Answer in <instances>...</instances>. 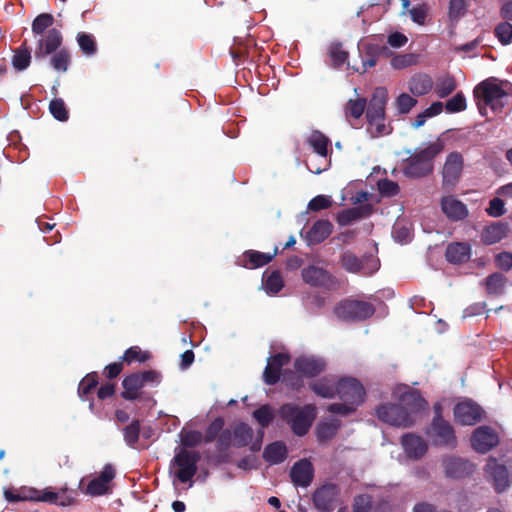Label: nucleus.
<instances>
[{"label":"nucleus","mask_w":512,"mask_h":512,"mask_svg":"<svg viewBox=\"0 0 512 512\" xmlns=\"http://www.w3.org/2000/svg\"><path fill=\"white\" fill-rule=\"evenodd\" d=\"M416 104V98L407 93H401L395 101L396 108L400 114H408Z\"/></svg>","instance_id":"nucleus-51"},{"label":"nucleus","mask_w":512,"mask_h":512,"mask_svg":"<svg viewBox=\"0 0 512 512\" xmlns=\"http://www.w3.org/2000/svg\"><path fill=\"white\" fill-rule=\"evenodd\" d=\"M72 56L67 48H59L51 54L49 64L57 72L64 73L68 70Z\"/></svg>","instance_id":"nucleus-37"},{"label":"nucleus","mask_w":512,"mask_h":512,"mask_svg":"<svg viewBox=\"0 0 512 512\" xmlns=\"http://www.w3.org/2000/svg\"><path fill=\"white\" fill-rule=\"evenodd\" d=\"M399 405L413 418L416 413L426 409L428 403L418 391L410 390L400 395Z\"/></svg>","instance_id":"nucleus-25"},{"label":"nucleus","mask_w":512,"mask_h":512,"mask_svg":"<svg viewBox=\"0 0 512 512\" xmlns=\"http://www.w3.org/2000/svg\"><path fill=\"white\" fill-rule=\"evenodd\" d=\"M201 456L197 451L180 449L174 456V464L178 467L176 477L181 483L190 481L197 473V464Z\"/></svg>","instance_id":"nucleus-7"},{"label":"nucleus","mask_w":512,"mask_h":512,"mask_svg":"<svg viewBox=\"0 0 512 512\" xmlns=\"http://www.w3.org/2000/svg\"><path fill=\"white\" fill-rule=\"evenodd\" d=\"M445 475L453 479H461L470 476L475 469L473 463L469 460L456 457L447 456L442 460Z\"/></svg>","instance_id":"nucleus-18"},{"label":"nucleus","mask_w":512,"mask_h":512,"mask_svg":"<svg viewBox=\"0 0 512 512\" xmlns=\"http://www.w3.org/2000/svg\"><path fill=\"white\" fill-rule=\"evenodd\" d=\"M333 225L329 220H317L307 232V241L309 244H320L326 240L332 233Z\"/></svg>","instance_id":"nucleus-30"},{"label":"nucleus","mask_w":512,"mask_h":512,"mask_svg":"<svg viewBox=\"0 0 512 512\" xmlns=\"http://www.w3.org/2000/svg\"><path fill=\"white\" fill-rule=\"evenodd\" d=\"M332 205V200L326 195H317L312 198L308 203V209L310 211H320L328 209Z\"/></svg>","instance_id":"nucleus-62"},{"label":"nucleus","mask_w":512,"mask_h":512,"mask_svg":"<svg viewBox=\"0 0 512 512\" xmlns=\"http://www.w3.org/2000/svg\"><path fill=\"white\" fill-rule=\"evenodd\" d=\"M463 170V157L459 152H451L445 161L442 178L443 186L453 188L461 176Z\"/></svg>","instance_id":"nucleus-19"},{"label":"nucleus","mask_w":512,"mask_h":512,"mask_svg":"<svg viewBox=\"0 0 512 512\" xmlns=\"http://www.w3.org/2000/svg\"><path fill=\"white\" fill-rule=\"evenodd\" d=\"M98 383L99 381L97 372L88 373L80 381L78 385V395L82 401H86L89 399V395L97 387Z\"/></svg>","instance_id":"nucleus-42"},{"label":"nucleus","mask_w":512,"mask_h":512,"mask_svg":"<svg viewBox=\"0 0 512 512\" xmlns=\"http://www.w3.org/2000/svg\"><path fill=\"white\" fill-rule=\"evenodd\" d=\"M301 274L304 282L310 286L322 287L326 290H337L340 288V281L322 267L309 265L302 269Z\"/></svg>","instance_id":"nucleus-9"},{"label":"nucleus","mask_w":512,"mask_h":512,"mask_svg":"<svg viewBox=\"0 0 512 512\" xmlns=\"http://www.w3.org/2000/svg\"><path fill=\"white\" fill-rule=\"evenodd\" d=\"M372 508L371 496L367 494L357 495L354 498L352 509L353 512H370Z\"/></svg>","instance_id":"nucleus-59"},{"label":"nucleus","mask_w":512,"mask_h":512,"mask_svg":"<svg viewBox=\"0 0 512 512\" xmlns=\"http://www.w3.org/2000/svg\"><path fill=\"white\" fill-rule=\"evenodd\" d=\"M340 490L336 484L327 483L313 493V504L321 512H330L336 507Z\"/></svg>","instance_id":"nucleus-14"},{"label":"nucleus","mask_w":512,"mask_h":512,"mask_svg":"<svg viewBox=\"0 0 512 512\" xmlns=\"http://www.w3.org/2000/svg\"><path fill=\"white\" fill-rule=\"evenodd\" d=\"M294 368L301 376L313 378L325 370L326 363L319 357L302 356L295 359Z\"/></svg>","instance_id":"nucleus-22"},{"label":"nucleus","mask_w":512,"mask_h":512,"mask_svg":"<svg viewBox=\"0 0 512 512\" xmlns=\"http://www.w3.org/2000/svg\"><path fill=\"white\" fill-rule=\"evenodd\" d=\"M150 358L151 354L148 351H142L139 346H131L124 352L122 361L127 364L134 362L145 363Z\"/></svg>","instance_id":"nucleus-45"},{"label":"nucleus","mask_w":512,"mask_h":512,"mask_svg":"<svg viewBox=\"0 0 512 512\" xmlns=\"http://www.w3.org/2000/svg\"><path fill=\"white\" fill-rule=\"evenodd\" d=\"M76 41L81 52L85 56L91 57L97 53V43L95 37L92 34L87 32H78L76 36Z\"/></svg>","instance_id":"nucleus-40"},{"label":"nucleus","mask_w":512,"mask_h":512,"mask_svg":"<svg viewBox=\"0 0 512 512\" xmlns=\"http://www.w3.org/2000/svg\"><path fill=\"white\" fill-rule=\"evenodd\" d=\"M340 263L344 270L354 274L361 273L368 276L378 270V264L372 257L359 258L349 250L341 254Z\"/></svg>","instance_id":"nucleus-12"},{"label":"nucleus","mask_w":512,"mask_h":512,"mask_svg":"<svg viewBox=\"0 0 512 512\" xmlns=\"http://www.w3.org/2000/svg\"><path fill=\"white\" fill-rule=\"evenodd\" d=\"M330 57L334 67L342 66L347 58L348 52L345 51L341 43L332 44L330 47Z\"/></svg>","instance_id":"nucleus-55"},{"label":"nucleus","mask_w":512,"mask_h":512,"mask_svg":"<svg viewBox=\"0 0 512 512\" xmlns=\"http://www.w3.org/2000/svg\"><path fill=\"white\" fill-rule=\"evenodd\" d=\"M309 387L317 396L325 399L334 398L337 391V383L327 376L311 382Z\"/></svg>","instance_id":"nucleus-33"},{"label":"nucleus","mask_w":512,"mask_h":512,"mask_svg":"<svg viewBox=\"0 0 512 512\" xmlns=\"http://www.w3.org/2000/svg\"><path fill=\"white\" fill-rule=\"evenodd\" d=\"M279 417L285 421L297 436H304L308 433L316 418V407L306 404L302 407L294 403H285L278 410Z\"/></svg>","instance_id":"nucleus-3"},{"label":"nucleus","mask_w":512,"mask_h":512,"mask_svg":"<svg viewBox=\"0 0 512 512\" xmlns=\"http://www.w3.org/2000/svg\"><path fill=\"white\" fill-rule=\"evenodd\" d=\"M308 144L320 156L326 157L330 140L322 132L315 130L307 139Z\"/></svg>","instance_id":"nucleus-39"},{"label":"nucleus","mask_w":512,"mask_h":512,"mask_svg":"<svg viewBox=\"0 0 512 512\" xmlns=\"http://www.w3.org/2000/svg\"><path fill=\"white\" fill-rule=\"evenodd\" d=\"M389 49L386 46H380L377 44H367L364 49V56L362 59L361 73H365L369 68L374 67L377 64L378 58L381 55H388ZM360 72L359 69H357Z\"/></svg>","instance_id":"nucleus-32"},{"label":"nucleus","mask_w":512,"mask_h":512,"mask_svg":"<svg viewBox=\"0 0 512 512\" xmlns=\"http://www.w3.org/2000/svg\"><path fill=\"white\" fill-rule=\"evenodd\" d=\"M509 232V226L503 222H495L487 225L481 232V241L485 245H492L504 239Z\"/></svg>","instance_id":"nucleus-27"},{"label":"nucleus","mask_w":512,"mask_h":512,"mask_svg":"<svg viewBox=\"0 0 512 512\" xmlns=\"http://www.w3.org/2000/svg\"><path fill=\"white\" fill-rule=\"evenodd\" d=\"M224 425L225 421L222 417L215 418L206 428L205 434L203 435V442L208 444L215 441L223 431Z\"/></svg>","instance_id":"nucleus-46"},{"label":"nucleus","mask_w":512,"mask_h":512,"mask_svg":"<svg viewBox=\"0 0 512 512\" xmlns=\"http://www.w3.org/2000/svg\"><path fill=\"white\" fill-rule=\"evenodd\" d=\"M140 421L135 419L123 429V436L126 444L134 447L139 440Z\"/></svg>","instance_id":"nucleus-49"},{"label":"nucleus","mask_w":512,"mask_h":512,"mask_svg":"<svg viewBox=\"0 0 512 512\" xmlns=\"http://www.w3.org/2000/svg\"><path fill=\"white\" fill-rule=\"evenodd\" d=\"M372 213V206L365 204L342 210L337 215V223L340 226H348L354 221L367 217Z\"/></svg>","instance_id":"nucleus-28"},{"label":"nucleus","mask_w":512,"mask_h":512,"mask_svg":"<svg viewBox=\"0 0 512 512\" xmlns=\"http://www.w3.org/2000/svg\"><path fill=\"white\" fill-rule=\"evenodd\" d=\"M263 458L271 465L282 463L287 458V448L281 441L268 444L263 452Z\"/></svg>","instance_id":"nucleus-35"},{"label":"nucleus","mask_w":512,"mask_h":512,"mask_svg":"<svg viewBox=\"0 0 512 512\" xmlns=\"http://www.w3.org/2000/svg\"><path fill=\"white\" fill-rule=\"evenodd\" d=\"M440 204L442 212L450 221H461L468 217L467 206L452 195L442 197Z\"/></svg>","instance_id":"nucleus-24"},{"label":"nucleus","mask_w":512,"mask_h":512,"mask_svg":"<svg viewBox=\"0 0 512 512\" xmlns=\"http://www.w3.org/2000/svg\"><path fill=\"white\" fill-rule=\"evenodd\" d=\"M495 264L498 268L503 271H509L512 269V253L501 252L495 256Z\"/></svg>","instance_id":"nucleus-64"},{"label":"nucleus","mask_w":512,"mask_h":512,"mask_svg":"<svg viewBox=\"0 0 512 512\" xmlns=\"http://www.w3.org/2000/svg\"><path fill=\"white\" fill-rule=\"evenodd\" d=\"M445 256L449 263H465L470 259V246L467 243H451L446 248Z\"/></svg>","instance_id":"nucleus-31"},{"label":"nucleus","mask_w":512,"mask_h":512,"mask_svg":"<svg viewBox=\"0 0 512 512\" xmlns=\"http://www.w3.org/2000/svg\"><path fill=\"white\" fill-rule=\"evenodd\" d=\"M445 109L449 113H457L466 109V99L462 92H458L445 104Z\"/></svg>","instance_id":"nucleus-56"},{"label":"nucleus","mask_w":512,"mask_h":512,"mask_svg":"<svg viewBox=\"0 0 512 512\" xmlns=\"http://www.w3.org/2000/svg\"><path fill=\"white\" fill-rule=\"evenodd\" d=\"M434 416L426 434L433 445L454 449L457 446L455 430L449 421L443 418V408L440 403L433 406Z\"/></svg>","instance_id":"nucleus-4"},{"label":"nucleus","mask_w":512,"mask_h":512,"mask_svg":"<svg viewBox=\"0 0 512 512\" xmlns=\"http://www.w3.org/2000/svg\"><path fill=\"white\" fill-rule=\"evenodd\" d=\"M116 476L113 465L106 464L100 474L87 485L85 493L91 496L105 495L110 491V483Z\"/></svg>","instance_id":"nucleus-20"},{"label":"nucleus","mask_w":512,"mask_h":512,"mask_svg":"<svg viewBox=\"0 0 512 512\" xmlns=\"http://www.w3.org/2000/svg\"><path fill=\"white\" fill-rule=\"evenodd\" d=\"M162 379L160 372L156 370H146L142 372L131 373L122 380L121 397L126 401L148 402L152 397L143 391L147 385L157 386Z\"/></svg>","instance_id":"nucleus-2"},{"label":"nucleus","mask_w":512,"mask_h":512,"mask_svg":"<svg viewBox=\"0 0 512 512\" xmlns=\"http://www.w3.org/2000/svg\"><path fill=\"white\" fill-rule=\"evenodd\" d=\"M50 113L53 115L55 119L58 121H67L69 118V112L66 108V105L61 98L53 99L49 104Z\"/></svg>","instance_id":"nucleus-50"},{"label":"nucleus","mask_w":512,"mask_h":512,"mask_svg":"<svg viewBox=\"0 0 512 512\" xmlns=\"http://www.w3.org/2000/svg\"><path fill=\"white\" fill-rule=\"evenodd\" d=\"M499 443L497 432L490 426L476 428L471 436V445L479 453H487Z\"/></svg>","instance_id":"nucleus-16"},{"label":"nucleus","mask_w":512,"mask_h":512,"mask_svg":"<svg viewBox=\"0 0 512 512\" xmlns=\"http://www.w3.org/2000/svg\"><path fill=\"white\" fill-rule=\"evenodd\" d=\"M455 89L456 81L450 76L438 79L435 85V93L440 98L449 96Z\"/></svg>","instance_id":"nucleus-48"},{"label":"nucleus","mask_w":512,"mask_h":512,"mask_svg":"<svg viewBox=\"0 0 512 512\" xmlns=\"http://www.w3.org/2000/svg\"><path fill=\"white\" fill-rule=\"evenodd\" d=\"M232 431L230 429H223L219 434L216 441V449L219 453H225L232 445Z\"/></svg>","instance_id":"nucleus-58"},{"label":"nucleus","mask_w":512,"mask_h":512,"mask_svg":"<svg viewBox=\"0 0 512 512\" xmlns=\"http://www.w3.org/2000/svg\"><path fill=\"white\" fill-rule=\"evenodd\" d=\"M334 313L340 320L359 322L372 317L375 313V307L367 301L347 298L335 306Z\"/></svg>","instance_id":"nucleus-5"},{"label":"nucleus","mask_w":512,"mask_h":512,"mask_svg":"<svg viewBox=\"0 0 512 512\" xmlns=\"http://www.w3.org/2000/svg\"><path fill=\"white\" fill-rule=\"evenodd\" d=\"M444 143L438 139L429 143L423 149H416L401 161V171L404 176L419 179L433 172L434 159L443 151Z\"/></svg>","instance_id":"nucleus-1"},{"label":"nucleus","mask_w":512,"mask_h":512,"mask_svg":"<svg viewBox=\"0 0 512 512\" xmlns=\"http://www.w3.org/2000/svg\"><path fill=\"white\" fill-rule=\"evenodd\" d=\"M54 17L49 13H41L32 22V32L35 37L47 33L52 28Z\"/></svg>","instance_id":"nucleus-44"},{"label":"nucleus","mask_w":512,"mask_h":512,"mask_svg":"<svg viewBox=\"0 0 512 512\" xmlns=\"http://www.w3.org/2000/svg\"><path fill=\"white\" fill-rule=\"evenodd\" d=\"M495 35L503 45L512 41V24L508 22L499 23L495 28Z\"/></svg>","instance_id":"nucleus-57"},{"label":"nucleus","mask_w":512,"mask_h":512,"mask_svg":"<svg viewBox=\"0 0 512 512\" xmlns=\"http://www.w3.org/2000/svg\"><path fill=\"white\" fill-rule=\"evenodd\" d=\"M504 89L490 79L482 81L474 89V97L481 99L486 106L494 112H499L504 107L503 99L507 98Z\"/></svg>","instance_id":"nucleus-6"},{"label":"nucleus","mask_w":512,"mask_h":512,"mask_svg":"<svg viewBox=\"0 0 512 512\" xmlns=\"http://www.w3.org/2000/svg\"><path fill=\"white\" fill-rule=\"evenodd\" d=\"M253 434V430L248 424L243 422L237 424L232 432L234 436L233 445L237 448L247 446L252 441Z\"/></svg>","instance_id":"nucleus-38"},{"label":"nucleus","mask_w":512,"mask_h":512,"mask_svg":"<svg viewBox=\"0 0 512 512\" xmlns=\"http://www.w3.org/2000/svg\"><path fill=\"white\" fill-rule=\"evenodd\" d=\"M31 51L28 46L27 40L13 50L12 65L16 71H24L31 64Z\"/></svg>","instance_id":"nucleus-36"},{"label":"nucleus","mask_w":512,"mask_h":512,"mask_svg":"<svg viewBox=\"0 0 512 512\" xmlns=\"http://www.w3.org/2000/svg\"><path fill=\"white\" fill-rule=\"evenodd\" d=\"M283 286L284 282L279 271H273L265 282V289L269 294H277Z\"/></svg>","instance_id":"nucleus-53"},{"label":"nucleus","mask_w":512,"mask_h":512,"mask_svg":"<svg viewBox=\"0 0 512 512\" xmlns=\"http://www.w3.org/2000/svg\"><path fill=\"white\" fill-rule=\"evenodd\" d=\"M36 38V47L34 57L36 60H43L52 53L61 48L63 35L60 30L50 28L47 33L39 35Z\"/></svg>","instance_id":"nucleus-11"},{"label":"nucleus","mask_w":512,"mask_h":512,"mask_svg":"<svg viewBox=\"0 0 512 512\" xmlns=\"http://www.w3.org/2000/svg\"><path fill=\"white\" fill-rule=\"evenodd\" d=\"M290 356L285 353H277L270 356L263 372V380L267 385H275L279 380L283 366L288 364Z\"/></svg>","instance_id":"nucleus-21"},{"label":"nucleus","mask_w":512,"mask_h":512,"mask_svg":"<svg viewBox=\"0 0 512 512\" xmlns=\"http://www.w3.org/2000/svg\"><path fill=\"white\" fill-rule=\"evenodd\" d=\"M253 417L256 419L259 425H261V427L266 428L273 421L274 414L270 406L263 405L260 408L253 411Z\"/></svg>","instance_id":"nucleus-52"},{"label":"nucleus","mask_w":512,"mask_h":512,"mask_svg":"<svg viewBox=\"0 0 512 512\" xmlns=\"http://www.w3.org/2000/svg\"><path fill=\"white\" fill-rule=\"evenodd\" d=\"M76 491L67 488H62L57 491V505L69 506L76 501Z\"/></svg>","instance_id":"nucleus-63"},{"label":"nucleus","mask_w":512,"mask_h":512,"mask_svg":"<svg viewBox=\"0 0 512 512\" xmlns=\"http://www.w3.org/2000/svg\"><path fill=\"white\" fill-rule=\"evenodd\" d=\"M377 418L391 426L408 428L414 424V418L398 404L385 403L376 408Z\"/></svg>","instance_id":"nucleus-8"},{"label":"nucleus","mask_w":512,"mask_h":512,"mask_svg":"<svg viewBox=\"0 0 512 512\" xmlns=\"http://www.w3.org/2000/svg\"><path fill=\"white\" fill-rule=\"evenodd\" d=\"M432 88V78L426 74H416L408 82V89L415 97L428 94Z\"/></svg>","instance_id":"nucleus-34"},{"label":"nucleus","mask_w":512,"mask_h":512,"mask_svg":"<svg viewBox=\"0 0 512 512\" xmlns=\"http://www.w3.org/2000/svg\"><path fill=\"white\" fill-rule=\"evenodd\" d=\"M387 100V89L384 87L375 88L372 97L366 106V119L368 123L385 120V108Z\"/></svg>","instance_id":"nucleus-17"},{"label":"nucleus","mask_w":512,"mask_h":512,"mask_svg":"<svg viewBox=\"0 0 512 512\" xmlns=\"http://www.w3.org/2000/svg\"><path fill=\"white\" fill-rule=\"evenodd\" d=\"M378 189L383 196H395L399 193V185L390 179H383L378 182Z\"/></svg>","instance_id":"nucleus-61"},{"label":"nucleus","mask_w":512,"mask_h":512,"mask_svg":"<svg viewBox=\"0 0 512 512\" xmlns=\"http://www.w3.org/2000/svg\"><path fill=\"white\" fill-rule=\"evenodd\" d=\"M183 448H193L203 442V434L196 430L182 429L180 433Z\"/></svg>","instance_id":"nucleus-47"},{"label":"nucleus","mask_w":512,"mask_h":512,"mask_svg":"<svg viewBox=\"0 0 512 512\" xmlns=\"http://www.w3.org/2000/svg\"><path fill=\"white\" fill-rule=\"evenodd\" d=\"M401 444L407 456L412 459L422 458L428 450L426 441L422 437L412 433L403 435Z\"/></svg>","instance_id":"nucleus-26"},{"label":"nucleus","mask_w":512,"mask_h":512,"mask_svg":"<svg viewBox=\"0 0 512 512\" xmlns=\"http://www.w3.org/2000/svg\"><path fill=\"white\" fill-rule=\"evenodd\" d=\"M487 478L492 482L496 492L501 493L508 488L512 479L505 465L500 464L496 458L490 457L485 466Z\"/></svg>","instance_id":"nucleus-15"},{"label":"nucleus","mask_w":512,"mask_h":512,"mask_svg":"<svg viewBox=\"0 0 512 512\" xmlns=\"http://www.w3.org/2000/svg\"><path fill=\"white\" fill-rule=\"evenodd\" d=\"M338 428L339 425L335 423H320L316 429L317 438L320 441L330 440L336 435Z\"/></svg>","instance_id":"nucleus-54"},{"label":"nucleus","mask_w":512,"mask_h":512,"mask_svg":"<svg viewBox=\"0 0 512 512\" xmlns=\"http://www.w3.org/2000/svg\"><path fill=\"white\" fill-rule=\"evenodd\" d=\"M336 395L343 402L359 406L364 402L366 392L358 379L343 377L337 382Z\"/></svg>","instance_id":"nucleus-10"},{"label":"nucleus","mask_w":512,"mask_h":512,"mask_svg":"<svg viewBox=\"0 0 512 512\" xmlns=\"http://www.w3.org/2000/svg\"><path fill=\"white\" fill-rule=\"evenodd\" d=\"M290 478L295 486L308 487L314 478V467L307 459L294 463L290 470Z\"/></svg>","instance_id":"nucleus-23"},{"label":"nucleus","mask_w":512,"mask_h":512,"mask_svg":"<svg viewBox=\"0 0 512 512\" xmlns=\"http://www.w3.org/2000/svg\"><path fill=\"white\" fill-rule=\"evenodd\" d=\"M486 213L491 217H501L506 213L505 203L501 198L495 197L490 200Z\"/></svg>","instance_id":"nucleus-60"},{"label":"nucleus","mask_w":512,"mask_h":512,"mask_svg":"<svg viewBox=\"0 0 512 512\" xmlns=\"http://www.w3.org/2000/svg\"><path fill=\"white\" fill-rule=\"evenodd\" d=\"M277 253V248L273 254L263 253L256 250H247L243 253L241 265L245 268L255 269L263 267L270 263Z\"/></svg>","instance_id":"nucleus-29"},{"label":"nucleus","mask_w":512,"mask_h":512,"mask_svg":"<svg viewBox=\"0 0 512 512\" xmlns=\"http://www.w3.org/2000/svg\"><path fill=\"white\" fill-rule=\"evenodd\" d=\"M367 100L365 98L350 99L345 104L344 113L347 119H359L366 110Z\"/></svg>","instance_id":"nucleus-43"},{"label":"nucleus","mask_w":512,"mask_h":512,"mask_svg":"<svg viewBox=\"0 0 512 512\" xmlns=\"http://www.w3.org/2000/svg\"><path fill=\"white\" fill-rule=\"evenodd\" d=\"M506 278L499 272L490 274L485 279L486 291L490 295L499 296L504 293Z\"/></svg>","instance_id":"nucleus-41"},{"label":"nucleus","mask_w":512,"mask_h":512,"mask_svg":"<svg viewBox=\"0 0 512 512\" xmlns=\"http://www.w3.org/2000/svg\"><path fill=\"white\" fill-rule=\"evenodd\" d=\"M455 421L463 426L480 422L485 414L483 408L472 400L457 403L453 409Z\"/></svg>","instance_id":"nucleus-13"}]
</instances>
